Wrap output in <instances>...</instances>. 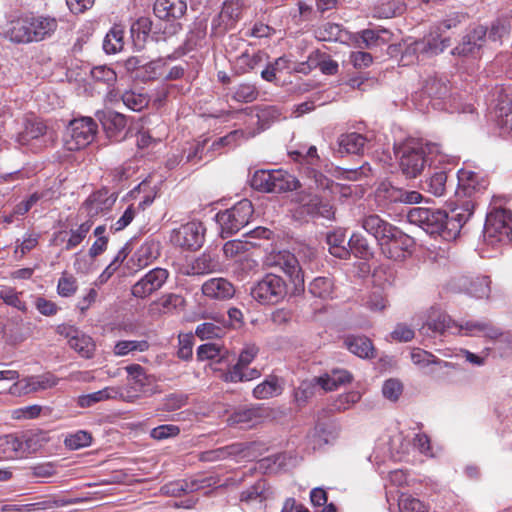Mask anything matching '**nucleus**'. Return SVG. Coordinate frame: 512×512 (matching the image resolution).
<instances>
[{
	"instance_id": "4d7b16f0",
	"label": "nucleus",
	"mask_w": 512,
	"mask_h": 512,
	"mask_svg": "<svg viewBox=\"0 0 512 512\" xmlns=\"http://www.w3.org/2000/svg\"><path fill=\"white\" fill-rule=\"evenodd\" d=\"M455 328L458 331V323L453 321L448 315L441 314L437 319L430 320L422 327V330H431L434 333L444 334L446 331Z\"/></svg>"
},
{
	"instance_id": "cd10ccee",
	"label": "nucleus",
	"mask_w": 512,
	"mask_h": 512,
	"mask_svg": "<svg viewBox=\"0 0 512 512\" xmlns=\"http://www.w3.org/2000/svg\"><path fill=\"white\" fill-rule=\"evenodd\" d=\"M187 5L183 0H156L153 11L162 20L180 18L186 12Z\"/></svg>"
},
{
	"instance_id": "338daca9",
	"label": "nucleus",
	"mask_w": 512,
	"mask_h": 512,
	"mask_svg": "<svg viewBox=\"0 0 512 512\" xmlns=\"http://www.w3.org/2000/svg\"><path fill=\"white\" fill-rule=\"evenodd\" d=\"M289 154L294 160L304 161L311 166H317L320 161L317 154V148L315 146H310L308 149L300 148L298 150L291 151Z\"/></svg>"
},
{
	"instance_id": "e433bc0d",
	"label": "nucleus",
	"mask_w": 512,
	"mask_h": 512,
	"mask_svg": "<svg viewBox=\"0 0 512 512\" xmlns=\"http://www.w3.org/2000/svg\"><path fill=\"white\" fill-rule=\"evenodd\" d=\"M282 391L280 379L271 375L253 389V396L257 399H268L280 395Z\"/></svg>"
},
{
	"instance_id": "9b49d317",
	"label": "nucleus",
	"mask_w": 512,
	"mask_h": 512,
	"mask_svg": "<svg viewBox=\"0 0 512 512\" xmlns=\"http://www.w3.org/2000/svg\"><path fill=\"white\" fill-rule=\"evenodd\" d=\"M57 333L67 339L68 345L82 358L94 356L96 345L93 339L72 325L62 324L57 327Z\"/></svg>"
},
{
	"instance_id": "bb28decb",
	"label": "nucleus",
	"mask_w": 512,
	"mask_h": 512,
	"mask_svg": "<svg viewBox=\"0 0 512 512\" xmlns=\"http://www.w3.org/2000/svg\"><path fill=\"white\" fill-rule=\"evenodd\" d=\"M302 66H307V70L313 68H319L323 74L334 75L338 71V63L333 60L329 55L324 52L316 50L312 52L306 63H302ZM300 72H307L305 67L299 69Z\"/></svg>"
},
{
	"instance_id": "c85d7f7f",
	"label": "nucleus",
	"mask_w": 512,
	"mask_h": 512,
	"mask_svg": "<svg viewBox=\"0 0 512 512\" xmlns=\"http://www.w3.org/2000/svg\"><path fill=\"white\" fill-rule=\"evenodd\" d=\"M390 37L391 33L386 29H365L357 34L356 46L371 49L386 44Z\"/></svg>"
},
{
	"instance_id": "f257e3e1",
	"label": "nucleus",
	"mask_w": 512,
	"mask_h": 512,
	"mask_svg": "<svg viewBox=\"0 0 512 512\" xmlns=\"http://www.w3.org/2000/svg\"><path fill=\"white\" fill-rule=\"evenodd\" d=\"M399 168L406 178H416L423 171L428 161L433 162L439 157L443 162L446 155L442 153L441 146L437 143H407L398 151Z\"/></svg>"
},
{
	"instance_id": "a211bd4d",
	"label": "nucleus",
	"mask_w": 512,
	"mask_h": 512,
	"mask_svg": "<svg viewBox=\"0 0 512 512\" xmlns=\"http://www.w3.org/2000/svg\"><path fill=\"white\" fill-rule=\"evenodd\" d=\"M474 205L470 201H466L462 208H456L452 211L451 216L447 214L446 233L444 240H454L460 233L463 225L472 216Z\"/></svg>"
},
{
	"instance_id": "603ef678",
	"label": "nucleus",
	"mask_w": 512,
	"mask_h": 512,
	"mask_svg": "<svg viewBox=\"0 0 512 512\" xmlns=\"http://www.w3.org/2000/svg\"><path fill=\"white\" fill-rule=\"evenodd\" d=\"M57 383L58 379L53 374L48 373L27 378L25 389L27 392H36L52 388L56 386Z\"/></svg>"
},
{
	"instance_id": "423d86ee",
	"label": "nucleus",
	"mask_w": 512,
	"mask_h": 512,
	"mask_svg": "<svg viewBox=\"0 0 512 512\" xmlns=\"http://www.w3.org/2000/svg\"><path fill=\"white\" fill-rule=\"evenodd\" d=\"M407 219L411 224L421 227L432 236L444 239L446 233L447 213L439 209L415 207L409 210Z\"/></svg>"
},
{
	"instance_id": "1a4fd4ad",
	"label": "nucleus",
	"mask_w": 512,
	"mask_h": 512,
	"mask_svg": "<svg viewBox=\"0 0 512 512\" xmlns=\"http://www.w3.org/2000/svg\"><path fill=\"white\" fill-rule=\"evenodd\" d=\"M17 141L21 145L35 146L41 149L54 141V132L49 130L46 124L38 119H27L24 129L18 134Z\"/></svg>"
},
{
	"instance_id": "49530a36",
	"label": "nucleus",
	"mask_w": 512,
	"mask_h": 512,
	"mask_svg": "<svg viewBox=\"0 0 512 512\" xmlns=\"http://www.w3.org/2000/svg\"><path fill=\"white\" fill-rule=\"evenodd\" d=\"M267 499L266 483L258 481L253 486L244 490L240 495V501L248 505L262 504Z\"/></svg>"
},
{
	"instance_id": "9d476101",
	"label": "nucleus",
	"mask_w": 512,
	"mask_h": 512,
	"mask_svg": "<svg viewBox=\"0 0 512 512\" xmlns=\"http://www.w3.org/2000/svg\"><path fill=\"white\" fill-rule=\"evenodd\" d=\"M264 263L268 267H278L282 270L295 288L304 286V274L294 254L288 251L272 252L266 256Z\"/></svg>"
},
{
	"instance_id": "69168bd1",
	"label": "nucleus",
	"mask_w": 512,
	"mask_h": 512,
	"mask_svg": "<svg viewBox=\"0 0 512 512\" xmlns=\"http://www.w3.org/2000/svg\"><path fill=\"white\" fill-rule=\"evenodd\" d=\"M405 10L402 0H390L376 8V15L380 18H392Z\"/></svg>"
},
{
	"instance_id": "774afa93",
	"label": "nucleus",
	"mask_w": 512,
	"mask_h": 512,
	"mask_svg": "<svg viewBox=\"0 0 512 512\" xmlns=\"http://www.w3.org/2000/svg\"><path fill=\"white\" fill-rule=\"evenodd\" d=\"M92 227L91 221L82 223L77 229L71 230V234L66 243V250H71L78 246L87 236L88 232Z\"/></svg>"
},
{
	"instance_id": "052dcab7",
	"label": "nucleus",
	"mask_w": 512,
	"mask_h": 512,
	"mask_svg": "<svg viewBox=\"0 0 512 512\" xmlns=\"http://www.w3.org/2000/svg\"><path fill=\"white\" fill-rule=\"evenodd\" d=\"M225 353H227V350L217 343H206L200 345L197 349V357L199 360L222 359Z\"/></svg>"
},
{
	"instance_id": "6ab92c4d",
	"label": "nucleus",
	"mask_w": 512,
	"mask_h": 512,
	"mask_svg": "<svg viewBox=\"0 0 512 512\" xmlns=\"http://www.w3.org/2000/svg\"><path fill=\"white\" fill-rule=\"evenodd\" d=\"M201 290L204 296L220 301L231 299L235 294L234 285L222 277L205 281Z\"/></svg>"
},
{
	"instance_id": "79ce46f5",
	"label": "nucleus",
	"mask_w": 512,
	"mask_h": 512,
	"mask_svg": "<svg viewBox=\"0 0 512 512\" xmlns=\"http://www.w3.org/2000/svg\"><path fill=\"white\" fill-rule=\"evenodd\" d=\"M412 362L419 367H427L429 365H434L439 367L440 369L452 367V364L446 361H442L438 359L433 354L422 350L420 348H414L410 354Z\"/></svg>"
},
{
	"instance_id": "f8f14e48",
	"label": "nucleus",
	"mask_w": 512,
	"mask_h": 512,
	"mask_svg": "<svg viewBox=\"0 0 512 512\" xmlns=\"http://www.w3.org/2000/svg\"><path fill=\"white\" fill-rule=\"evenodd\" d=\"M169 277L168 270L154 268L142 276L131 288V294L136 298H147L160 290Z\"/></svg>"
},
{
	"instance_id": "c03bdc74",
	"label": "nucleus",
	"mask_w": 512,
	"mask_h": 512,
	"mask_svg": "<svg viewBox=\"0 0 512 512\" xmlns=\"http://www.w3.org/2000/svg\"><path fill=\"white\" fill-rule=\"evenodd\" d=\"M124 28L121 25H114L106 34L103 41V49L108 54H114L122 50L124 46Z\"/></svg>"
},
{
	"instance_id": "5fc2aeb1",
	"label": "nucleus",
	"mask_w": 512,
	"mask_h": 512,
	"mask_svg": "<svg viewBox=\"0 0 512 512\" xmlns=\"http://www.w3.org/2000/svg\"><path fill=\"white\" fill-rule=\"evenodd\" d=\"M280 117L281 112L276 106H264L259 108L257 112L259 131H264L269 128L270 125L278 121Z\"/></svg>"
},
{
	"instance_id": "2eb2a0df",
	"label": "nucleus",
	"mask_w": 512,
	"mask_h": 512,
	"mask_svg": "<svg viewBox=\"0 0 512 512\" xmlns=\"http://www.w3.org/2000/svg\"><path fill=\"white\" fill-rule=\"evenodd\" d=\"M487 28L477 25L470 29L462 38L461 42L452 50L453 55L476 56L486 42Z\"/></svg>"
},
{
	"instance_id": "f03ea898",
	"label": "nucleus",
	"mask_w": 512,
	"mask_h": 512,
	"mask_svg": "<svg viewBox=\"0 0 512 512\" xmlns=\"http://www.w3.org/2000/svg\"><path fill=\"white\" fill-rule=\"evenodd\" d=\"M251 186L259 191L281 193L300 187L299 181L288 172L278 170H258L251 179Z\"/></svg>"
},
{
	"instance_id": "7ed1b4c3",
	"label": "nucleus",
	"mask_w": 512,
	"mask_h": 512,
	"mask_svg": "<svg viewBox=\"0 0 512 512\" xmlns=\"http://www.w3.org/2000/svg\"><path fill=\"white\" fill-rule=\"evenodd\" d=\"M512 235V213L503 208L491 211L485 221L483 237L487 244H508Z\"/></svg>"
},
{
	"instance_id": "3c124183",
	"label": "nucleus",
	"mask_w": 512,
	"mask_h": 512,
	"mask_svg": "<svg viewBox=\"0 0 512 512\" xmlns=\"http://www.w3.org/2000/svg\"><path fill=\"white\" fill-rule=\"evenodd\" d=\"M448 174L445 170L435 171L426 180V190L434 196H443L446 192Z\"/></svg>"
},
{
	"instance_id": "4c0bfd02",
	"label": "nucleus",
	"mask_w": 512,
	"mask_h": 512,
	"mask_svg": "<svg viewBox=\"0 0 512 512\" xmlns=\"http://www.w3.org/2000/svg\"><path fill=\"white\" fill-rule=\"evenodd\" d=\"M120 395L121 393L118 388L105 387L102 390L80 396L78 398V405L83 408L91 407L94 404L104 400L116 399Z\"/></svg>"
},
{
	"instance_id": "a18cd8bd",
	"label": "nucleus",
	"mask_w": 512,
	"mask_h": 512,
	"mask_svg": "<svg viewBox=\"0 0 512 512\" xmlns=\"http://www.w3.org/2000/svg\"><path fill=\"white\" fill-rule=\"evenodd\" d=\"M266 58V54L262 51H254L249 53L243 52L237 57V68L241 73H247L258 67Z\"/></svg>"
},
{
	"instance_id": "a19ab883",
	"label": "nucleus",
	"mask_w": 512,
	"mask_h": 512,
	"mask_svg": "<svg viewBox=\"0 0 512 512\" xmlns=\"http://www.w3.org/2000/svg\"><path fill=\"white\" fill-rule=\"evenodd\" d=\"M23 454L35 453L48 442L49 437L43 431H28L21 434Z\"/></svg>"
},
{
	"instance_id": "c9c22d12",
	"label": "nucleus",
	"mask_w": 512,
	"mask_h": 512,
	"mask_svg": "<svg viewBox=\"0 0 512 512\" xmlns=\"http://www.w3.org/2000/svg\"><path fill=\"white\" fill-rule=\"evenodd\" d=\"M0 453L6 459L23 457L21 435L8 434L0 437Z\"/></svg>"
},
{
	"instance_id": "aec40b11",
	"label": "nucleus",
	"mask_w": 512,
	"mask_h": 512,
	"mask_svg": "<svg viewBox=\"0 0 512 512\" xmlns=\"http://www.w3.org/2000/svg\"><path fill=\"white\" fill-rule=\"evenodd\" d=\"M219 271H221V264L218 256L205 251L187 265L184 274L205 275Z\"/></svg>"
},
{
	"instance_id": "680f3d73",
	"label": "nucleus",
	"mask_w": 512,
	"mask_h": 512,
	"mask_svg": "<svg viewBox=\"0 0 512 512\" xmlns=\"http://www.w3.org/2000/svg\"><path fill=\"white\" fill-rule=\"evenodd\" d=\"M259 92L255 85L242 83L235 88L233 99L241 103H250L257 99Z\"/></svg>"
},
{
	"instance_id": "2f4dec72",
	"label": "nucleus",
	"mask_w": 512,
	"mask_h": 512,
	"mask_svg": "<svg viewBox=\"0 0 512 512\" xmlns=\"http://www.w3.org/2000/svg\"><path fill=\"white\" fill-rule=\"evenodd\" d=\"M347 349L360 358L375 357L372 341L365 336H347L344 340Z\"/></svg>"
},
{
	"instance_id": "6e6552de",
	"label": "nucleus",
	"mask_w": 512,
	"mask_h": 512,
	"mask_svg": "<svg viewBox=\"0 0 512 512\" xmlns=\"http://www.w3.org/2000/svg\"><path fill=\"white\" fill-rule=\"evenodd\" d=\"M205 227L201 222L191 221L172 230L170 241L173 245L197 250L204 243Z\"/></svg>"
},
{
	"instance_id": "09e8293b",
	"label": "nucleus",
	"mask_w": 512,
	"mask_h": 512,
	"mask_svg": "<svg viewBox=\"0 0 512 512\" xmlns=\"http://www.w3.org/2000/svg\"><path fill=\"white\" fill-rule=\"evenodd\" d=\"M424 91L430 98L445 99L450 88L446 79L433 77L426 81Z\"/></svg>"
},
{
	"instance_id": "a878e982",
	"label": "nucleus",
	"mask_w": 512,
	"mask_h": 512,
	"mask_svg": "<svg viewBox=\"0 0 512 512\" xmlns=\"http://www.w3.org/2000/svg\"><path fill=\"white\" fill-rule=\"evenodd\" d=\"M125 370L129 375V385L131 389L141 393H146L151 390L155 378L147 374L141 365L131 364L126 366Z\"/></svg>"
},
{
	"instance_id": "7c9ffc66",
	"label": "nucleus",
	"mask_w": 512,
	"mask_h": 512,
	"mask_svg": "<svg viewBox=\"0 0 512 512\" xmlns=\"http://www.w3.org/2000/svg\"><path fill=\"white\" fill-rule=\"evenodd\" d=\"M116 198L109 191L102 189L92 193L85 201L84 205L91 216L98 215L106 210H109L115 203Z\"/></svg>"
},
{
	"instance_id": "393cba45",
	"label": "nucleus",
	"mask_w": 512,
	"mask_h": 512,
	"mask_svg": "<svg viewBox=\"0 0 512 512\" xmlns=\"http://www.w3.org/2000/svg\"><path fill=\"white\" fill-rule=\"evenodd\" d=\"M491 280L488 276L463 277L460 288L468 295L482 299L487 298L491 292Z\"/></svg>"
},
{
	"instance_id": "de8ad7c7",
	"label": "nucleus",
	"mask_w": 512,
	"mask_h": 512,
	"mask_svg": "<svg viewBox=\"0 0 512 512\" xmlns=\"http://www.w3.org/2000/svg\"><path fill=\"white\" fill-rule=\"evenodd\" d=\"M152 28V21L148 17H140L132 23L130 32L136 46L142 47Z\"/></svg>"
},
{
	"instance_id": "ddd939ff",
	"label": "nucleus",
	"mask_w": 512,
	"mask_h": 512,
	"mask_svg": "<svg viewBox=\"0 0 512 512\" xmlns=\"http://www.w3.org/2000/svg\"><path fill=\"white\" fill-rule=\"evenodd\" d=\"M413 240L398 227L379 244L382 253L389 259L401 261L406 257Z\"/></svg>"
},
{
	"instance_id": "72a5a7b5",
	"label": "nucleus",
	"mask_w": 512,
	"mask_h": 512,
	"mask_svg": "<svg viewBox=\"0 0 512 512\" xmlns=\"http://www.w3.org/2000/svg\"><path fill=\"white\" fill-rule=\"evenodd\" d=\"M327 244L329 252L334 257L339 259H348L350 257V250L348 249L345 231L335 230L327 234Z\"/></svg>"
},
{
	"instance_id": "473e14b6",
	"label": "nucleus",
	"mask_w": 512,
	"mask_h": 512,
	"mask_svg": "<svg viewBox=\"0 0 512 512\" xmlns=\"http://www.w3.org/2000/svg\"><path fill=\"white\" fill-rule=\"evenodd\" d=\"M401 188L393 186L391 183L382 182L375 192L376 201L379 206L389 209L391 205L400 203Z\"/></svg>"
},
{
	"instance_id": "4be33fe9",
	"label": "nucleus",
	"mask_w": 512,
	"mask_h": 512,
	"mask_svg": "<svg viewBox=\"0 0 512 512\" xmlns=\"http://www.w3.org/2000/svg\"><path fill=\"white\" fill-rule=\"evenodd\" d=\"M29 19L28 14L17 16L7 22L3 34L5 38L14 43H29Z\"/></svg>"
},
{
	"instance_id": "f3484780",
	"label": "nucleus",
	"mask_w": 512,
	"mask_h": 512,
	"mask_svg": "<svg viewBox=\"0 0 512 512\" xmlns=\"http://www.w3.org/2000/svg\"><path fill=\"white\" fill-rule=\"evenodd\" d=\"M359 223L361 227L371 236L375 238L378 245L383 242L385 237L388 236L391 232L396 230V226L388 222L387 220L380 217L375 213L365 214L360 220Z\"/></svg>"
},
{
	"instance_id": "8fccbe9b",
	"label": "nucleus",
	"mask_w": 512,
	"mask_h": 512,
	"mask_svg": "<svg viewBox=\"0 0 512 512\" xmlns=\"http://www.w3.org/2000/svg\"><path fill=\"white\" fill-rule=\"evenodd\" d=\"M333 291V281L328 277H317L309 284V292L321 299L332 298Z\"/></svg>"
},
{
	"instance_id": "37998d69",
	"label": "nucleus",
	"mask_w": 512,
	"mask_h": 512,
	"mask_svg": "<svg viewBox=\"0 0 512 512\" xmlns=\"http://www.w3.org/2000/svg\"><path fill=\"white\" fill-rule=\"evenodd\" d=\"M306 212L313 216H320L330 219L334 215L333 206L317 195L310 197L309 201L303 204Z\"/></svg>"
},
{
	"instance_id": "ea45409f",
	"label": "nucleus",
	"mask_w": 512,
	"mask_h": 512,
	"mask_svg": "<svg viewBox=\"0 0 512 512\" xmlns=\"http://www.w3.org/2000/svg\"><path fill=\"white\" fill-rule=\"evenodd\" d=\"M261 372L256 368L247 367H231L221 374V379L225 382L237 383L251 381L260 377Z\"/></svg>"
},
{
	"instance_id": "dca6fc26",
	"label": "nucleus",
	"mask_w": 512,
	"mask_h": 512,
	"mask_svg": "<svg viewBox=\"0 0 512 512\" xmlns=\"http://www.w3.org/2000/svg\"><path fill=\"white\" fill-rule=\"evenodd\" d=\"M268 415L267 409L260 406L241 407L228 416L227 422L232 426L242 425L251 428L260 424Z\"/></svg>"
},
{
	"instance_id": "4468645a",
	"label": "nucleus",
	"mask_w": 512,
	"mask_h": 512,
	"mask_svg": "<svg viewBox=\"0 0 512 512\" xmlns=\"http://www.w3.org/2000/svg\"><path fill=\"white\" fill-rule=\"evenodd\" d=\"M458 334L463 336H483L497 341H509V335L485 320H468L458 324Z\"/></svg>"
},
{
	"instance_id": "bf43d9fd",
	"label": "nucleus",
	"mask_w": 512,
	"mask_h": 512,
	"mask_svg": "<svg viewBox=\"0 0 512 512\" xmlns=\"http://www.w3.org/2000/svg\"><path fill=\"white\" fill-rule=\"evenodd\" d=\"M121 100L123 104L133 110V111H141L148 105V98L141 93H136L134 91H126L121 94Z\"/></svg>"
},
{
	"instance_id": "0eeeda50",
	"label": "nucleus",
	"mask_w": 512,
	"mask_h": 512,
	"mask_svg": "<svg viewBox=\"0 0 512 512\" xmlns=\"http://www.w3.org/2000/svg\"><path fill=\"white\" fill-rule=\"evenodd\" d=\"M287 294V285L282 277L268 273L251 289V296L260 304H277Z\"/></svg>"
},
{
	"instance_id": "412c9836",
	"label": "nucleus",
	"mask_w": 512,
	"mask_h": 512,
	"mask_svg": "<svg viewBox=\"0 0 512 512\" xmlns=\"http://www.w3.org/2000/svg\"><path fill=\"white\" fill-rule=\"evenodd\" d=\"M30 42L41 41L50 37L57 29V21L49 16H35L28 14Z\"/></svg>"
},
{
	"instance_id": "5701e85b",
	"label": "nucleus",
	"mask_w": 512,
	"mask_h": 512,
	"mask_svg": "<svg viewBox=\"0 0 512 512\" xmlns=\"http://www.w3.org/2000/svg\"><path fill=\"white\" fill-rule=\"evenodd\" d=\"M96 117L110 138L118 136L127 125L126 117L113 110L97 111Z\"/></svg>"
},
{
	"instance_id": "0e129e2a",
	"label": "nucleus",
	"mask_w": 512,
	"mask_h": 512,
	"mask_svg": "<svg viewBox=\"0 0 512 512\" xmlns=\"http://www.w3.org/2000/svg\"><path fill=\"white\" fill-rule=\"evenodd\" d=\"M289 59L282 56L277 58L274 62L269 63L267 67L261 72V77L268 81L274 82L276 80V74L289 68Z\"/></svg>"
},
{
	"instance_id": "20e7f679",
	"label": "nucleus",
	"mask_w": 512,
	"mask_h": 512,
	"mask_svg": "<svg viewBox=\"0 0 512 512\" xmlns=\"http://www.w3.org/2000/svg\"><path fill=\"white\" fill-rule=\"evenodd\" d=\"M252 215L253 205L248 199H243L230 209L217 213L216 221L221 228V236L228 237L240 231L248 225Z\"/></svg>"
},
{
	"instance_id": "864d4df0",
	"label": "nucleus",
	"mask_w": 512,
	"mask_h": 512,
	"mask_svg": "<svg viewBox=\"0 0 512 512\" xmlns=\"http://www.w3.org/2000/svg\"><path fill=\"white\" fill-rule=\"evenodd\" d=\"M149 347L150 345L146 340H123L115 344L113 352L117 356H125L134 351H147Z\"/></svg>"
},
{
	"instance_id": "58836bf2",
	"label": "nucleus",
	"mask_w": 512,
	"mask_h": 512,
	"mask_svg": "<svg viewBox=\"0 0 512 512\" xmlns=\"http://www.w3.org/2000/svg\"><path fill=\"white\" fill-rule=\"evenodd\" d=\"M347 245L350 250V254H354L357 258L367 260L373 255L372 248L367 238L359 232H355L351 235Z\"/></svg>"
},
{
	"instance_id": "b1692460",
	"label": "nucleus",
	"mask_w": 512,
	"mask_h": 512,
	"mask_svg": "<svg viewBox=\"0 0 512 512\" xmlns=\"http://www.w3.org/2000/svg\"><path fill=\"white\" fill-rule=\"evenodd\" d=\"M417 46L420 49L421 60H425L442 53L450 46V39L441 38L437 33H430L424 38L417 40Z\"/></svg>"
},
{
	"instance_id": "6e6d98bb",
	"label": "nucleus",
	"mask_w": 512,
	"mask_h": 512,
	"mask_svg": "<svg viewBox=\"0 0 512 512\" xmlns=\"http://www.w3.org/2000/svg\"><path fill=\"white\" fill-rule=\"evenodd\" d=\"M363 305L373 312H381L388 307L389 301L383 290L375 289L366 296Z\"/></svg>"
},
{
	"instance_id": "c756f323",
	"label": "nucleus",
	"mask_w": 512,
	"mask_h": 512,
	"mask_svg": "<svg viewBox=\"0 0 512 512\" xmlns=\"http://www.w3.org/2000/svg\"><path fill=\"white\" fill-rule=\"evenodd\" d=\"M160 255V243L155 240L145 241L133 254L130 262L138 269L146 267Z\"/></svg>"
},
{
	"instance_id": "e2e57ef3",
	"label": "nucleus",
	"mask_w": 512,
	"mask_h": 512,
	"mask_svg": "<svg viewBox=\"0 0 512 512\" xmlns=\"http://www.w3.org/2000/svg\"><path fill=\"white\" fill-rule=\"evenodd\" d=\"M195 334L201 340L220 338L225 334V327L212 322H204L196 327Z\"/></svg>"
},
{
	"instance_id": "39448f33",
	"label": "nucleus",
	"mask_w": 512,
	"mask_h": 512,
	"mask_svg": "<svg viewBox=\"0 0 512 512\" xmlns=\"http://www.w3.org/2000/svg\"><path fill=\"white\" fill-rule=\"evenodd\" d=\"M96 131L97 124L91 117L74 119L64 135V147L68 151L81 150L94 140Z\"/></svg>"
},
{
	"instance_id": "f704fd0d",
	"label": "nucleus",
	"mask_w": 512,
	"mask_h": 512,
	"mask_svg": "<svg viewBox=\"0 0 512 512\" xmlns=\"http://www.w3.org/2000/svg\"><path fill=\"white\" fill-rule=\"evenodd\" d=\"M366 138L356 132L343 134L338 139L339 152L347 154H361L364 151Z\"/></svg>"
},
{
	"instance_id": "13d9d810",
	"label": "nucleus",
	"mask_w": 512,
	"mask_h": 512,
	"mask_svg": "<svg viewBox=\"0 0 512 512\" xmlns=\"http://www.w3.org/2000/svg\"><path fill=\"white\" fill-rule=\"evenodd\" d=\"M90 74L96 83H103L107 88L113 87L117 81L116 72L107 66H96L92 68Z\"/></svg>"
}]
</instances>
